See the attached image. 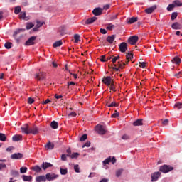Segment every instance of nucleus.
<instances>
[{"instance_id": "19", "label": "nucleus", "mask_w": 182, "mask_h": 182, "mask_svg": "<svg viewBox=\"0 0 182 182\" xmlns=\"http://www.w3.org/2000/svg\"><path fill=\"white\" fill-rule=\"evenodd\" d=\"M139 18L137 17H132L127 20V23L129 25H132V23H134V22H137Z\"/></svg>"}, {"instance_id": "50", "label": "nucleus", "mask_w": 182, "mask_h": 182, "mask_svg": "<svg viewBox=\"0 0 182 182\" xmlns=\"http://www.w3.org/2000/svg\"><path fill=\"white\" fill-rule=\"evenodd\" d=\"M87 139V134H84L80 138V141H85Z\"/></svg>"}, {"instance_id": "34", "label": "nucleus", "mask_w": 182, "mask_h": 182, "mask_svg": "<svg viewBox=\"0 0 182 182\" xmlns=\"http://www.w3.org/2000/svg\"><path fill=\"white\" fill-rule=\"evenodd\" d=\"M33 26H35V24H33V23L30 22V23H26V29L27 31H29V29H32V28H33Z\"/></svg>"}, {"instance_id": "17", "label": "nucleus", "mask_w": 182, "mask_h": 182, "mask_svg": "<svg viewBox=\"0 0 182 182\" xmlns=\"http://www.w3.org/2000/svg\"><path fill=\"white\" fill-rule=\"evenodd\" d=\"M55 149V144L48 141L46 144V150H53Z\"/></svg>"}, {"instance_id": "28", "label": "nucleus", "mask_w": 182, "mask_h": 182, "mask_svg": "<svg viewBox=\"0 0 182 182\" xmlns=\"http://www.w3.org/2000/svg\"><path fill=\"white\" fill-rule=\"evenodd\" d=\"M172 29H181V25L178 22H175L171 25Z\"/></svg>"}, {"instance_id": "45", "label": "nucleus", "mask_w": 182, "mask_h": 182, "mask_svg": "<svg viewBox=\"0 0 182 182\" xmlns=\"http://www.w3.org/2000/svg\"><path fill=\"white\" fill-rule=\"evenodd\" d=\"M123 173V168L121 169H118L116 171V177H120V176H122V173Z\"/></svg>"}, {"instance_id": "58", "label": "nucleus", "mask_w": 182, "mask_h": 182, "mask_svg": "<svg viewBox=\"0 0 182 182\" xmlns=\"http://www.w3.org/2000/svg\"><path fill=\"white\" fill-rule=\"evenodd\" d=\"M117 65L114 64V67H112V70H115V72H119L120 70V69L118 68H117Z\"/></svg>"}, {"instance_id": "20", "label": "nucleus", "mask_w": 182, "mask_h": 182, "mask_svg": "<svg viewBox=\"0 0 182 182\" xmlns=\"http://www.w3.org/2000/svg\"><path fill=\"white\" fill-rule=\"evenodd\" d=\"M22 135L21 134H16L12 136L13 141H21L22 140Z\"/></svg>"}, {"instance_id": "29", "label": "nucleus", "mask_w": 182, "mask_h": 182, "mask_svg": "<svg viewBox=\"0 0 182 182\" xmlns=\"http://www.w3.org/2000/svg\"><path fill=\"white\" fill-rule=\"evenodd\" d=\"M173 63H175V65H180V63H181V59H180V58H178V56L173 58V59L172 60Z\"/></svg>"}, {"instance_id": "55", "label": "nucleus", "mask_w": 182, "mask_h": 182, "mask_svg": "<svg viewBox=\"0 0 182 182\" xmlns=\"http://www.w3.org/2000/svg\"><path fill=\"white\" fill-rule=\"evenodd\" d=\"M122 139L123 140H129V139H130V136L127 134H124L122 136Z\"/></svg>"}, {"instance_id": "10", "label": "nucleus", "mask_w": 182, "mask_h": 182, "mask_svg": "<svg viewBox=\"0 0 182 182\" xmlns=\"http://www.w3.org/2000/svg\"><path fill=\"white\" fill-rule=\"evenodd\" d=\"M23 157V154L21 153H15L11 155V159L12 160H21Z\"/></svg>"}, {"instance_id": "51", "label": "nucleus", "mask_w": 182, "mask_h": 182, "mask_svg": "<svg viewBox=\"0 0 182 182\" xmlns=\"http://www.w3.org/2000/svg\"><path fill=\"white\" fill-rule=\"evenodd\" d=\"M119 106V104L112 102L111 104L108 105V107H117Z\"/></svg>"}, {"instance_id": "23", "label": "nucleus", "mask_w": 182, "mask_h": 182, "mask_svg": "<svg viewBox=\"0 0 182 182\" xmlns=\"http://www.w3.org/2000/svg\"><path fill=\"white\" fill-rule=\"evenodd\" d=\"M126 59H127L126 63L127 65L129 62H130V60L133 59V54L132 53H127Z\"/></svg>"}, {"instance_id": "49", "label": "nucleus", "mask_w": 182, "mask_h": 182, "mask_svg": "<svg viewBox=\"0 0 182 182\" xmlns=\"http://www.w3.org/2000/svg\"><path fill=\"white\" fill-rule=\"evenodd\" d=\"M70 155H66L65 154H62L61 155V160L63 161H66L68 160V158L67 157H69Z\"/></svg>"}, {"instance_id": "56", "label": "nucleus", "mask_w": 182, "mask_h": 182, "mask_svg": "<svg viewBox=\"0 0 182 182\" xmlns=\"http://www.w3.org/2000/svg\"><path fill=\"white\" fill-rule=\"evenodd\" d=\"M33 102H35V100L32 97H28V105H32V103H33Z\"/></svg>"}, {"instance_id": "33", "label": "nucleus", "mask_w": 182, "mask_h": 182, "mask_svg": "<svg viewBox=\"0 0 182 182\" xmlns=\"http://www.w3.org/2000/svg\"><path fill=\"white\" fill-rule=\"evenodd\" d=\"M11 175L13 176V177H18L19 176V171L12 170V171H11Z\"/></svg>"}, {"instance_id": "11", "label": "nucleus", "mask_w": 182, "mask_h": 182, "mask_svg": "<svg viewBox=\"0 0 182 182\" xmlns=\"http://www.w3.org/2000/svg\"><path fill=\"white\" fill-rule=\"evenodd\" d=\"M161 176V173H160L159 171L158 172H154L151 176V181L152 182L157 181L159 180V177H160Z\"/></svg>"}, {"instance_id": "52", "label": "nucleus", "mask_w": 182, "mask_h": 182, "mask_svg": "<svg viewBox=\"0 0 182 182\" xmlns=\"http://www.w3.org/2000/svg\"><path fill=\"white\" fill-rule=\"evenodd\" d=\"M74 170L75 173H80V168H79V165H75Z\"/></svg>"}, {"instance_id": "7", "label": "nucleus", "mask_w": 182, "mask_h": 182, "mask_svg": "<svg viewBox=\"0 0 182 182\" xmlns=\"http://www.w3.org/2000/svg\"><path fill=\"white\" fill-rule=\"evenodd\" d=\"M137 41H139V36H133L129 38L128 42L130 45H136L137 43Z\"/></svg>"}, {"instance_id": "42", "label": "nucleus", "mask_w": 182, "mask_h": 182, "mask_svg": "<svg viewBox=\"0 0 182 182\" xmlns=\"http://www.w3.org/2000/svg\"><path fill=\"white\" fill-rule=\"evenodd\" d=\"M174 8H176V5H174V4L173 3L172 4H169L167 7V11H173V9H174Z\"/></svg>"}, {"instance_id": "64", "label": "nucleus", "mask_w": 182, "mask_h": 182, "mask_svg": "<svg viewBox=\"0 0 182 182\" xmlns=\"http://www.w3.org/2000/svg\"><path fill=\"white\" fill-rule=\"evenodd\" d=\"M100 182H109V179L103 178V179L101 180Z\"/></svg>"}, {"instance_id": "26", "label": "nucleus", "mask_w": 182, "mask_h": 182, "mask_svg": "<svg viewBox=\"0 0 182 182\" xmlns=\"http://www.w3.org/2000/svg\"><path fill=\"white\" fill-rule=\"evenodd\" d=\"M118 16H119V14H111L109 17V21H110L111 22H113V21H116V19H117Z\"/></svg>"}, {"instance_id": "63", "label": "nucleus", "mask_w": 182, "mask_h": 182, "mask_svg": "<svg viewBox=\"0 0 182 182\" xmlns=\"http://www.w3.org/2000/svg\"><path fill=\"white\" fill-rule=\"evenodd\" d=\"M162 124L164 126H167V124H168V119H165L162 122Z\"/></svg>"}, {"instance_id": "57", "label": "nucleus", "mask_w": 182, "mask_h": 182, "mask_svg": "<svg viewBox=\"0 0 182 182\" xmlns=\"http://www.w3.org/2000/svg\"><path fill=\"white\" fill-rule=\"evenodd\" d=\"M100 33H102V35H106V33H107V31H106L105 28H100Z\"/></svg>"}, {"instance_id": "30", "label": "nucleus", "mask_w": 182, "mask_h": 182, "mask_svg": "<svg viewBox=\"0 0 182 182\" xmlns=\"http://www.w3.org/2000/svg\"><path fill=\"white\" fill-rule=\"evenodd\" d=\"M22 178H23V181H32L31 176L23 175Z\"/></svg>"}, {"instance_id": "32", "label": "nucleus", "mask_w": 182, "mask_h": 182, "mask_svg": "<svg viewBox=\"0 0 182 182\" xmlns=\"http://www.w3.org/2000/svg\"><path fill=\"white\" fill-rule=\"evenodd\" d=\"M21 11H22L21 6H17L14 8V14H16V15H18V14H19Z\"/></svg>"}, {"instance_id": "3", "label": "nucleus", "mask_w": 182, "mask_h": 182, "mask_svg": "<svg viewBox=\"0 0 182 182\" xmlns=\"http://www.w3.org/2000/svg\"><path fill=\"white\" fill-rule=\"evenodd\" d=\"M159 170L160 171H161V173H169V171L174 170V168L168 165H163L160 167Z\"/></svg>"}, {"instance_id": "39", "label": "nucleus", "mask_w": 182, "mask_h": 182, "mask_svg": "<svg viewBox=\"0 0 182 182\" xmlns=\"http://www.w3.org/2000/svg\"><path fill=\"white\" fill-rule=\"evenodd\" d=\"M20 19H25L26 18V12L22 11L19 14Z\"/></svg>"}, {"instance_id": "24", "label": "nucleus", "mask_w": 182, "mask_h": 182, "mask_svg": "<svg viewBox=\"0 0 182 182\" xmlns=\"http://www.w3.org/2000/svg\"><path fill=\"white\" fill-rule=\"evenodd\" d=\"M133 126H143V119H136L133 122Z\"/></svg>"}, {"instance_id": "60", "label": "nucleus", "mask_w": 182, "mask_h": 182, "mask_svg": "<svg viewBox=\"0 0 182 182\" xmlns=\"http://www.w3.org/2000/svg\"><path fill=\"white\" fill-rule=\"evenodd\" d=\"M85 147H90V141H87V142L82 146V149H85Z\"/></svg>"}, {"instance_id": "1", "label": "nucleus", "mask_w": 182, "mask_h": 182, "mask_svg": "<svg viewBox=\"0 0 182 182\" xmlns=\"http://www.w3.org/2000/svg\"><path fill=\"white\" fill-rule=\"evenodd\" d=\"M22 133L24 134H38L39 133V129L36 125L29 126L28 124H23L21 127Z\"/></svg>"}, {"instance_id": "43", "label": "nucleus", "mask_w": 182, "mask_h": 182, "mask_svg": "<svg viewBox=\"0 0 182 182\" xmlns=\"http://www.w3.org/2000/svg\"><path fill=\"white\" fill-rule=\"evenodd\" d=\"M173 4L175 6H182V3L180 2V0H175Z\"/></svg>"}, {"instance_id": "37", "label": "nucleus", "mask_w": 182, "mask_h": 182, "mask_svg": "<svg viewBox=\"0 0 182 182\" xmlns=\"http://www.w3.org/2000/svg\"><path fill=\"white\" fill-rule=\"evenodd\" d=\"M0 141H6V135L5 134L0 133Z\"/></svg>"}, {"instance_id": "16", "label": "nucleus", "mask_w": 182, "mask_h": 182, "mask_svg": "<svg viewBox=\"0 0 182 182\" xmlns=\"http://www.w3.org/2000/svg\"><path fill=\"white\" fill-rule=\"evenodd\" d=\"M156 9H157V6H152L148 9H145V12L146 14H153V12H154V11H156Z\"/></svg>"}, {"instance_id": "47", "label": "nucleus", "mask_w": 182, "mask_h": 182, "mask_svg": "<svg viewBox=\"0 0 182 182\" xmlns=\"http://www.w3.org/2000/svg\"><path fill=\"white\" fill-rule=\"evenodd\" d=\"M27 171H28V168H26V167H21L20 168V173L21 174H25V173H26Z\"/></svg>"}, {"instance_id": "53", "label": "nucleus", "mask_w": 182, "mask_h": 182, "mask_svg": "<svg viewBox=\"0 0 182 182\" xmlns=\"http://www.w3.org/2000/svg\"><path fill=\"white\" fill-rule=\"evenodd\" d=\"M181 75H182V72L181 71V72H178L176 74H174L173 76L175 77H177V79H180V77H182Z\"/></svg>"}, {"instance_id": "31", "label": "nucleus", "mask_w": 182, "mask_h": 182, "mask_svg": "<svg viewBox=\"0 0 182 182\" xmlns=\"http://www.w3.org/2000/svg\"><path fill=\"white\" fill-rule=\"evenodd\" d=\"M50 126L52 129H58V124L56 121H53L51 122Z\"/></svg>"}, {"instance_id": "15", "label": "nucleus", "mask_w": 182, "mask_h": 182, "mask_svg": "<svg viewBox=\"0 0 182 182\" xmlns=\"http://www.w3.org/2000/svg\"><path fill=\"white\" fill-rule=\"evenodd\" d=\"M45 77H46V73H40L36 75V79H37V80H43Z\"/></svg>"}, {"instance_id": "35", "label": "nucleus", "mask_w": 182, "mask_h": 182, "mask_svg": "<svg viewBox=\"0 0 182 182\" xmlns=\"http://www.w3.org/2000/svg\"><path fill=\"white\" fill-rule=\"evenodd\" d=\"M74 39H75V43H77L78 42H80V36L79 34H75L74 35Z\"/></svg>"}, {"instance_id": "36", "label": "nucleus", "mask_w": 182, "mask_h": 182, "mask_svg": "<svg viewBox=\"0 0 182 182\" xmlns=\"http://www.w3.org/2000/svg\"><path fill=\"white\" fill-rule=\"evenodd\" d=\"M114 25L112 24V23H109L107 25L106 29H107V31H113V29H114Z\"/></svg>"}, {"instance_id": "27", "label": "nucleus", "mask_w": 182, "mask_h": 182, "mask_svg": "<svg viewBox=\"0 0 182 182\" xmlns=\"http://www.w3.org/2000/svg\"><path fill=\"white\" fill-rule=\"evenodd\" d=\"M62 45H63V42H62V40H59L55 41L53 43V48H59L60 46H62Z\"/></svg>"}, {"instance_id": "6", "label": "nucleus", "mask_w": 182, "mask_h": 182, "mask_svg": "<svg viewBox=\"0 0 182 182\" xmlns=\"http://www.w3.org/2000/svg\"><path fill=\"white\" fill-rule=\"evenodd\" d=\"M114 82L111 76L105 77L102 79V82L106 85V86H110V84Z\"/></svg>"}, {"instance_id": "13", "label": "nucleus", "mask_w": 182, "mask_h": 182, "mask_svg": "<svg viewBox=\"0 0 182 182\" xmlns=\"http://www.w3.org/2000/svg\"><path fill=\"white\" fill-rule=\"evenodd\" d=\"M92 14L93 15H95V16H100V15H102L103 14V9L101 8H95L93 11H92Z\"/></svg>"}, {"instance_id": "54", "label": "nucleus", "mask_w": 182, "mask_h": 182, "mask_svg": "<svg viewBox=\"0 0 182 182\" xmlns=\"http://www.w3.org/2000/svg\"><path fill=\"white\" fill-rule=\"evenodd\" d=\"M175 107H177V109H182V103L177 102L176 104H175Z\"/></svg>"}, {"instance_id": "8", "label": "nucleus", "mask_w": 182, "mask_h": 182, "mask_svg": "<svg viewBox=\"0 0 182 182\" xmlns=\"http://www.w3.org/2000/svg\"><path fill=\"white\" fill-rule=\"evenodd\" d=\"M109 163H112V164H114V163H116V158L115 157L112 158V156H109L103 161L104 166H106V164H109Z\"/></svg>"}, {"instance_id": "4", "label": "nucleus", "mask_w": 182, "mask_h": 182, "mask_svg": "<svg viewBox=\"0 0 182 182\" xmlns=\"http://www.w3.org/2000/svg\"><path fill=\"white\" fill-rule=\"evenodd\" d=\"M21 32H25V29L18 28L14 31L13 37L14 38V39H16V42H19V41H21V37L18 38V35H19V33H21Z\"/></svg>"}, {"instance_id": "62", "label": "nucleus", "mask_w": 182, "mask_h": 182, "mask_svg": "<svg viewBox=\"0 0 182 182\" xmlns=\"http://www.w3.org/2000/svg\"><path fill=\"white\" fill-rule=\"evenodd\" d=\"M100 60L101 62H106V56L105 55H102Z\"/></svg>"}, {"instance_id": "12", "label": "nucleus", "mask_w": 182, "mask_h": 182, "mask_svg": "<svg viewBox=\"0 0 182 182\" xmlns=\"http://www.w3.org/2000/svg\"><path fill=\"white\" fill-rule=\"evenodd\" d=\"M35 41H36V36H31L26 42V46H32V45H35Z\"/></svg>"}, {"instance_id": "40", "label": "nucleus", "mask_w": 182, "mask_h": 182, "mask_svg": "<svg viewBox=\"0 0 182 182\" xmlns=\"http://www.w3.org/2000/svg\"><path fill=\"white\" fill-rule=\"evenodd\" d=\"M60 174L62 176H66L68 174V169L67 168H60Z\"/></svg>"}, {"instance_id": "14", "label": "nucleus", "mask_w": 182, "mask_h": 182, "mask_svg": "<svg viewBox=\"0 0 182 182\" xmlns=\"http://www.w3.org/2000/svg\"><path fill=\"white\" fill-rule=\"evenodd\" d=\"M119 50L120 52H122V53H124V52H126V50H127V43H122L119 45Z\"/></svg>"}, {"instance_id": "22", "label": "nucleus", "mask_w": 182, "mask_h": 182, "mask_svg": "<svg viewBox=\"0 0 182 182\" xmlns=\"http://www.w3.org/2000/svg\"><path fill=\"white\" fill-rule=\"evenodd\" d=\"M36 182H45L46 181V177L45 176H38L36 178Z\"/></svg>"}, {"instance_id": "5", "label": "nucleus", "mask_w": 182, "mask_h": 182, "mask_svg": "<svg viewBox=\"0 0 182 182\" xmlns=\"http://www.w3.org/2000/svg\"><path fill=\"white\" fill-rule=\"evenodd\" d=\"M96 132L98 133V134H106V128H105L102 125L97 124L95 127Z\"/></svg>"}, {"instance_id": "9", "label": "nucleus", "mask_w": 182, "mask_h": 182, "mask_svg": "<svg viewBox=\"0 0 182 182\" xmlns=\"http://www.w3.org/2000/svg\"><path fill=\"white\" fill-rule=\"evenodd\" d=\"M59 177V176L55 173H47L46 174V180L48 181H53V180H56V178Z\"/></svg>"}, {"instance_id": "21", "label": "nucleus", "mask_w": 182, "mask_h": 182, "mask_svg": "<svg viewBox=\"0 0 182 182\" xmlns=\"http://www.w3.org/2000/svg\"><path fill=\"white\" fill-rule=\"evenodd\" d=\"M97 19V17H96V16L90 18L86 20L85 23H86V25H90V24L93 23V22H95V21H96Z\"/></svg>"}, {"instance_id": "2", "label": "nucleus", "mask_w": 182, "mask_h": 182, "mask_svg": "<svg viewBox=\"0 0 182 182\" xmlns=\"http://www.w3.org/2000/svg\"><path fill=\"white\" fill-rule=\"evenodd\" d=\"M42 168L43 170H46V162H43V164L41 165V167L38 165H36L31 167V170H32L33 171H35L36 173H41Z\"/></svg>"}, {"instance_id": "44", "label": "nucleus", "mask_w": 182, "mask_h": 182, "mask_svg": "<svg viewBox=\"0 0 182 182\" xmlns=\"http://www.w3.org/2000/svg\"><path fill=\"white\" fill-rule=\"evenodd\" d=\"M69 157H71V159H77L79 157V153H73L71 155H69Z\"/></svg>"}, {"instance_id": "18", "label": "nucleus", "mask_w": 182, "mask_h": 182, "mask_svg": "<svg viewBox=\"0 0 182 182\" xmlns=\"http://www.w3.org/2000/svg\"><path fill=\"white\" fill-rule=\"evenodd\" d=\"M114 39H116V35L108 36L107 37V42L112 44L113 42H114Z\"/></svg>"}, {"instance_id": "41", "label": "nucleus", "mask_w": 182, "mask_h": 182, "mask_svg": "<svg viewBox=\"0 0 182 182\" xmlns=\"http://www.w3.org/2000/svg\"><path fill=\"white\" fill-rule=\"evenodd\" d=\"M109 87L110 90H112V92H116V87H114V81L110 83Z\"/></svg>"}, {"instance_id": "38", "label": "nucleus", "mask_w": 182, "mask_h": 182, "mask_svg": "<svg viewBox=\"0 0 182 182\" xmlns=\"http://www.w3.org/2000/svg\"><path fill=\"white\" fill-rule=\"evenodd\" d=\"M121 63H122L118 64L119 69H124V66H126V65H127V63L123 62V60H122Z\"/></svg>"}, {"instance_id": "59", "label": "nucleus", "mask_w": 182, "mask_h": 182, "mask_svg": "<svg viewBox=\"0 0 182 182\" xmlns=\"http://www.w3.org/2000/svg\"><path fill=\"white\" fill-rule=\"evenodd\" d=\"M139 68H142V69H144V68H146V63L145 62L139 63Z\"/></svg>"}, {"instance_id": "25", "label": "nucleus", "mask_w": 182, "mask_h": 182, "mask_svg": "<svg viewBox=\"0 0 182 182\" xmlns=\"http://www.w3.org/2000/svg\"><path fill=\"white\" fill-rule=\"evenodd\" d=\"M43 25V23L37 21V24L36 25L35 28H33V32H38L39 31V28H41V26H42Z\"/></svg>"}, {"instance_id": "61", "label": "nucleus", "mask_w": 182, "mask_h": 182, "mask_svg": "<svg viewBox=\"0 0 182 182\" xmlns=\"http://www.w3.org/2000/svg\"><path fill=\"white\" fill-rule=\"evenodd\" d=\"M120 113L119 112H115L112 115V117L116 118V117H119Z\"/></svg>"}, {"instance_id": "46", "label": "nucleus", "mask_w": 182, "mask_h": 182, "mask_svg": "<svg viewBox=\"0 0 182 182\" xmlns=\"http://www.w3.org/2000/svg\"><path fill=\"white\" fill-rule=\"evenodd\" d=\"M4 47L6 48V49H11V48H12V43L11 42H7L4 44Z\"/></svg>"}, {"instance_id": "48", "label": "nucleus", "mask_w": 182, "mask_h": 182, "mask_svg": "<svg viewBox=\"0 0 182 182\" xmlns=\"http://www.w3.org/2000/svg\"><path fill=\"white\" fill-rule=\"evenodd\" d=\"M178 15V14L177 12L172 13L171 16V21H174V19H176V18H177Z\"/></svg>"}]
</instances>
